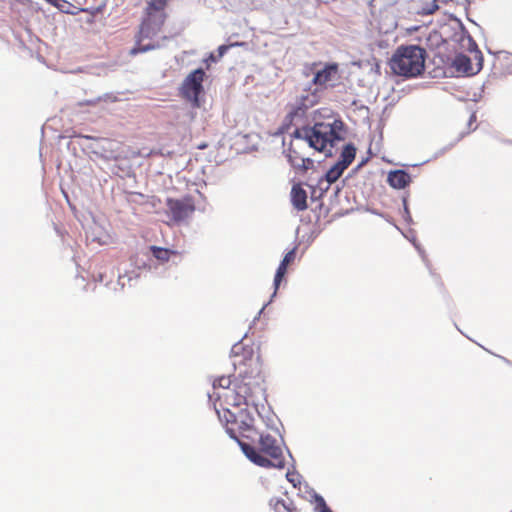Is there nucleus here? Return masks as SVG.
<instances>
[{"label": "nucleus", "mask_w": 512, "mask_h": 512, "mask_svg": "<svg viewBox=\"0 0 512 512\" xmlns=\"http://www.w3.org/2000/svg\"><path fill=\"white\" fill-rule=\"evenodd\" d=\"M241 343H236L231 349V355L234 358L233 366L239 370L238 377L232 381L230 377L221 376L213 382V389H223V393H215L217 399L225 400L233 406H253L259 416L261 412L259 406L264 409L261 401L264 399L265 388L264 379L261 373V365L258 357H253L251 351H244Z\"/></svg>", "instance_id": "f257e3e1"}, {"label": "nucleus", "mask_w": 512, "mask_h": 512, "mask_svg": "<svg viewBox=\"0 0 512 512\" xmlns=\"http://www.w3.org/2000/svg\"><path fill=\"white\" fill-rule=\"evenodd\" d=\"M292 135L326 156H332L336 143L344 139L345 130L341 120L329 117L323 122H315L312 127L297 128Z\"/></svg>", "instance_id": "f03ea898"}, {"label": "nucleus", "mask_w": 512, "mask_h": 512, "mask_svg": "<svg viewBox=\"0 0 512 512\" xmlns=\"http://www.w3.org/2000/svg\"><path fill=\"white\" fill-rule=\"evenodd\" d=\"M238 445L244 455L260 467L283 469L285 466L282 447L277 439L269 434L260 435L259 449L241 440H238Z\"/></svg>", "instance_id": "7ed1b4c3"}, {"label": "nucleus", "mask_w": 512, "mask_h": 512, "mask_svg": "<svg viewBox=\"0 0 512 512\" xmlns=\"http://www.w3.org/2000/svg\"><path fill=\"white\" fill-rule=\"evenodd\" d=\"M425 55V50L418 45L400 46L390 59V68L399 76L416 77L424 71Z\"/></svg>", "instance_id": "20e7f679"}, {"label": "nucleus", "mask_w": 512, "mask_h": 512, "mask_svg": "<svg viewBox=\"0 0 512 512\" xmlns=\"http://www.w3.org/2000/svg\"><path fill=\"white\" fill-rule=\"evenodd\" d=\"M205 72L202 68L195 69L184 79L181 86L182 96L190 101L194 107H199V95L203 91Z\"/></svg>", "instance_id": "39448f33"}, {"label": "nucleus", "mask_w": 512, "mask_h": 512, "mask_svg": "<svg viewBox=\"0 0 512 512\" xmlns=\"http://www.w3.org/2000/svg\"><path fill=\"white\" fill-rule=\"evenodd\" d=\"M356 148L353 144H346L340 155V159L325 173L324 177L331 183H335L348 166L353 162Z\"/></svg>", "instance_id": "423d86ee"}, {"label": "nucleus", "mask_w": 512, "mask_h": 512, "mask_svg": "<svg viewBox=\"0 0 512 512\" xmlns=\"http://www.w3.org/2000/svg\"><path fill=\"white\" fill-rule=\"evenodd\" d=\"M81 138L83 140L90 141L89 144H85V147L102 158L113 159L118 156L115 149L117 144L109 139L94 138L88 135L82 136Z\"/></svg>", "instance_id": "0eeeda50"}, {"label": "nucleus", "mask_w": 512, "mask_h": 512, "mask_svg": "<svg viewBox=\"0 0 512 512\" xmlns=\"http://www.w3.org/2000/svg\"><path fill=\"white\" fill-rule=\"evenodd\" d=\"M167 208L172 220L181 222L187 219L194 211V204L189 199H168Z\"/></svg>", "instance_id": "6e6552de"}, {"label": "nucleus", "mask_w": 512, "mask_h": 512, "mask_svg": "<svg viewBox=\"0 0 512 512\" xmlns=\"http://www.w3.org/2000/svg\"><path fill=\"white\" fill-rule=\"evenodd\" d=\"M296 247H294L293 249H291L290 251H288L283 259L281 260L277 270H276V273H275V277H274V282H273V286H274V292L271 296V299L268 303H266L262 308L261 310L258 312V315L254 318V321H256L260 315L262 314V312L264 311L265 307L272 301V299L276 296V293H277V290L279 289V286L281 284V281L284 279L285 277V274L287 272V268L289 266V264H291L292 262H294L295 258H296Z\"/></svg>", "instance_id": "1a4fd4ad"}, {"label": "nucleus", "mask_w": 512, "mask_h": 512, "mask_svg": "<svg viewBox=\"0 0 512 512\" xmlns=\"http://www.w3.org/2000/svg\"><path fill=\"white\" fill-rule=\"evenodd\" d=\"M338 66L336 64L326 65L317 71L313 77V83L317 86L333 85L337 79Z\"/></svg>", "instance_id": "9d476101"}, {"label": "nucleus", "mask_w": 512, "mask_h": 512, "mask_svg": "<svg viewBox=\"0 0 512 512\" xmlns=\"http://www.w3.org/2000/svg\"><path fill=\"white\" fill-rule=\"evenodd\" d=\"M388 184L395 189H404L411 182V176L405 170L390 171L387 176Z\"/></svg>", "instance_id": "9b49d317"}, {"label": "nucleus", "mask_w": 512, "mask_h": 512, "mask_svg": "<svg viewBox=\"0 0 512 512\" xmlns=\"http://www.w3.org/2000/svg\"><path fill=\"white\" fill-rule=\"evenodd\" d=\"M291 201L298 211L307 209V193L299 185H294L291 190Z\"/></svg>", "instance_id": "f8f14e48"}, {"label": "nucleus", "mask_w": 512, "mask_h": 512, "mask_svg": "<svg viewBox=\"0 0 512 512\" xmlns=\"http://www.w3.org/2000/svg\"><path fill=\"white\" fill-rule=\"evenodd\" d=\"M454 68L461 73L465 74H475L476 71L473 70L471 60L467 55L458 54L453 60ZM480 70V67L477 69V72Z\"/></svg>", "instance_id": "ddd939ff"}, {"label": "nucleus", "mask_w": 512, "mask_h": 512, "mask_svg": "<svg viewBox=\"0 0 512 512\" xmlns=\"http://www.w3.org/2000/svg\"><path fill=\"white\" fill-rule=\"evenodd\" d=\"M218 417L221 422L226 423V432L227 434L232 438L235 439L238 442V437L236 435V431L229 426V424L235 423L238 421L237 414L234 412H231L229 409H225L223 413L221 414L219 411H217Z\"/></svg>", "instance_id": "4468645a"}, {"label": "nucleus", "mask_w": 512, "mask_h": 512, "mask_svg": "<svg viewBox=\"0 0 512 512\" xmlns=\"http://www.w3.org/2000/svg\"><path fill=\"white\" fill-rule=\"evenodd\" d=\"M238 421L235 424L238 425V429L243 433L250 431L253 428L254 417L248 410H240L237 414Z\"/></svg>", "instance_id": "2eb2a0df"}, {"label": "nucleus", "mask_w": 512, "mask_h": 512, "mask_svg": "<svg viewBox=\"0 0 512 512\" xmlns=\"http://www.w3.org/2000/svg\"><path fill=\"white\" fill-rule=\"evenodd\" d=\"M331 183L323 176L319 179L316 186L312 187L311 197L314 199L321 198L330 188Z\"/></svg>", "instance_id": "dca6fc26"}, {"label": "nucleus", "mask_w": 512, "mask_h": 512, "mask_svg": "<svg viewBox=\"0 0 512 512\" xmlns=\"http://www.w3.org/2000/svg\"><path fill=\"white\" fill-rule=\"evenodd\" d=\"M150 249L152 255L162 263L167 262L170 259V256L175 254L174 251L162 247L151 246Z\"/></svg>", "instance_id": "f3484780"}, {"label": "nucleus", "mask_w": 512, "mask_h": 512, "mask_svg": "<svg viewBox=\"0 0 512 512\" xmlns=\"http://www.w3.org/2000/svg\"><path fill=\"white\" fill-rule=\"evenodd\" d=\"M270 506L274 512H290L289 507L281 499H271Z\"/></svg>", "instance_id": "a211bd4d"}, {"label": "nucleus", "mask_w": 512, "mask_h": 512, "mask_svg": "<svg viewBox=\"0 0 512 512\" xmlns=\"http://www.w3.org/2000/svg\"><path fill=\"white\" fill-rule=\"evenodd\" d=\"M313 498H314V501L316 504V506H315L316 512H325L329 509L324 498L321 495L314 493Z\"/></svg>", "instance_id": "6ab92c4d"}, {"label": "nucleus", "mask_w": 512, "mask_h": 512, "mask_svg": "<svg viewBox=\"0 0 512 512\" xmlns=\"http://www.w3.org/2000/svg\"><path fill=\"white\" fill-rule=\"evenodd\" d=\"M313 498H314V501L316 504V506H315L316 512H325L329 509L324 498L321 495L314 493Z\"/></svg>", "instance_id": "aec40b11"}, {"label": "nucleus", "mask_w": 512, "mask_h": 512, "mask_svg": "<svg viewBox=\"0 0 512 512\" xmlns=\"http://www.w3.org/2000/svg\"><path fill=\"white\" fill-rule=\"evenodd\" d=\"M235 44H231V45H220L217 49V55L215 54H211L209 59L212 61V62H217L220 58H222L226 52L229 50L230 47L234 46Z\"/></svg>", "instance_id": "412c9836"}, {"label": "nucleus", "mask_w": 512, "mask_h": 512, "mask_svg": "<svg viewBox=\"0 0 512 512\" xmlns=\"http://www.w3.org/2000/svg\"><path fill=\"white\" fill-rule=\"evenodd\" d=\"M300 160H302V157H299L296 152H290L288 154V161L296 169H301V161Z\"/></svg>", "instance_id": "4be33fe9"}, {"label": "nucleus", "mask_w": 512, "mask_h": 512, "mask_svg": "<svg viewBox=\"0 0 512 512\" xmlns=\"http://www.w3.org/2000/svg\"><path fill=\"white\" fill-rule=\"evenodd\" d=\"M63 13H70L71 4L65 0H57L54 5Z\"/></svg>", "instance_id": "5701e85b"}, {"label": "nucleus", "mask_w": 512, "mask_h": 512, "mask_svg": "<svg viewBox=\"0 0 512 512\" xmlns=\"http://www.w3.org/2000/svg\"><path fill=\"white\" fill-rule=\"evenodd\" d=\"M167 0H149L148 5L154 10H162L166 5Z\"/></svg>", "instance_id": "b1692460"}, {"label": "nucleus", "mask_w": 512, "mask_h": 512, "mask_svg": "<svg viewBox=\"0 0 512 512\" xmlns=\"http://www.w3.org/2000/svg\"><path fill=\"white\" fill-rule=\"evenodd\" d=\"M286 478L290 483L293 484L294 487H296L297 484L300 483L299 474L296 472H287Z\"/></svg>", "instance_id": "393cba45"}, {"label": "nucleus", "mask_w": 512, "mask_h": 512, "mask_svg": "<svg viewBox=\"0 0 512 512\" xmlns=\"http://www.w3.org/2000/svg\"><path fill=\"white\" fill-rule=\"evenodd\" d=\"M133 279V276L128 274L119 275L118 284L123 288L126 285V280L130 282Z\"/></svg>", "instance_id": "a878e982"}, {"label": "nucleus", "mask_w": 512, "mask_h": 512, "mask_svg": "<svg viewBox=\"0 0 512 512\" xmlns=\"http://www.w3.org/2000/svg\"><path fill=\"white\" fill-rule=\"evenodd\" d=\"M301 161V170H308L310 167L313 166V160H311L310 158H302Z\"/></svg>", "instance_id": "bb28decb"}, {"label": "nucleus", "mask_w": 512, "mask_h": 512, "mask_svg": "<svg viewBox=\"0 0 512 512\" xmlns=\"http://www.w3.org/2000/svg\"><path fill=\"white\" fill-rule=\"evenodd\" d=\"M437 1H433L431 4H429L426 8H424L425 14H433L437 9L438 5L436 4Z\"/></svg>", "instance_id": "cd10ccee"}, {"label": "nucleus", "mask_w": 512, "mask_h": 512, "mask_svg": "<svg viewBox=\"0 0 512 512\" xmlns=\"http://www.w3.org/2000/svg\"><path fill=\"white\" fill-rule=\"evenodd\" d=\"M403 203H404L403 217H404V219L407 222H410L412 219H411L410 211H409L408 206H407L406 199L403 200Z\"/></svg>", "instance_id": "c85d7f7f"}, {"label": "nucleus", "mask_w": 512, "mask_h": 512, "mask_svg": "<svg viewBox=\"0 0 512 512\" xmlns=\"http://www.w3.org/2000/svg\"><path fill=\"white\" fill-rule=\"evenodd\" d=\"M293 117H302L304 115V109L302 107H297L293 112H291Z\"/></svg>", "instance_id": "c756f323"}, {"label": "nucleus", "mask_w": 512, "mask_h": 512, "mask_svg": "<svg viewBox=\"0 0 512 512\" xmlns=\"http://www.w3.org/2000/svg\"><path fill=\"white\" fill-rule=\"evenodd\" d=\"M99 100L115 102L117 100V97L111 94H105L103 97H100Z\"/></svg>", "instance_id": "7c9ffc66"}, {"label": "nucleus", "mask_w": 512, "mask_h": 512, "mask_svg": "<svg viewBox=\"0 0 512 512\" xmlns=\"http://www.w3.org/2000/svg\"><path fill=\"white\" fill-rule=\"evenodd\" d=\"M149 49H150V47H148V46H144V47H142V48H140V49L133 48V49L131 50V53H132V54H136V53H138V52H145V51H148Z\"/></svg>", "instance_id": "2f4dec72"}, {"label": "nucleus", "mask_w": 512, "mask_h": 512, "mask_svg": "<svg viewBox=\"0 0 512 512\" xmlns=\"http://www.w3.org/2000/svg\"><path fill=\"white\" fill-rule=\"evenodd\" d=\"M412 243H413L414 247L418 250L420 255L422 257H424V251L421 249L420 245L415 240H412Z\"/></svg>", "instance_id": "473e14b6"}, {"label": "nucleus", "mask_w": 512, "mask_h": 512, "mask_svg": "<svg viewBox=\"0 0 512 512\" xmlns=\"http://www.w3.org/2000/svg\"><path fill=\"white\" fill-rule=\"evenodd\" d=\"M145 28H146V24L143 23L142 27H141V33L146 35Z\"/></svg>", "instance_id": "72a5a7b5"}, {"label": "nucleus", "mask_w": 512, "mask_h": 512, "mask_svg": "<svg viewBox=\"0 0 512 512\" xmlns=\"http://www.w3.org/2000/svg\"><path fill=\"white\" fill-rule=\"evenodd\" d=\"M49 4L54 5L57 0H46Z\"/></svg>", "instance_id": "f704fd0d"}, {"label": "nucleus", "mask_w": 512, "mask_h": 512, "mask_svg": "<svg viewBox=\"0 0 512 512\" xmlns=\"http://www.w3.org/2000/svg\"><path fill=\"white\" fill-rule=\"evenodd\" d=\"M339 191H340V188L337 186V187L335 188V192H334V194H335V195H337Z\"/></svg>", "instance_id": "c9c22d12"}, {"label": "nucleus", "mask_w": 512, "mask_h": 512, "mask_svg": "<svg viewBox=\"0 0 512 512\" xmlns=\"http://www.w3.org/2000/svg\"><path fill=\"white\" fill-rule=\"evenodd\" d=\"M475 119V115H471V118H470V123L472 122V120Z\"/></svg>", "instance_id": "e433bc0d"}]
</instances>
